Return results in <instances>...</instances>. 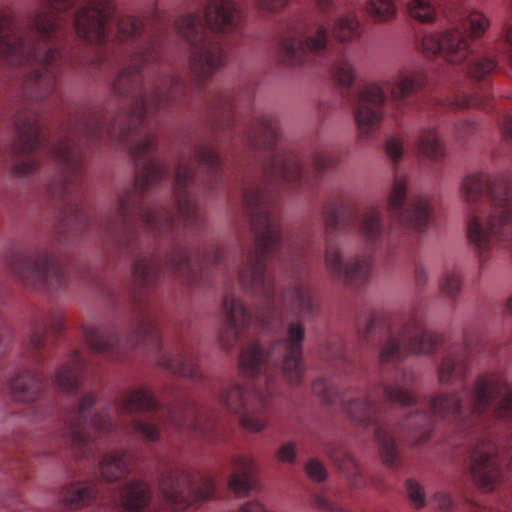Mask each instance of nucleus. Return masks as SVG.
I'll return each mask as SVG.
<instances>
[{
    "label": "nucleus",
    "mask_w": 512,
    "mask_h": 512,
    "mask_svg": "<svg viewBox=\"0 0 512 512\" xmlns=\"http://www.w3.org/2000/svg\"><path fill=\"white\" fill-rule=\"evenodd\" d=\"M247 145L258 153L262 178L244 188L243 206L254 236V248L238 272L240 287L262 299L250 313L234 293L223 299L225 327L219 341L225 350L245 343L239 354L242 374L256 378L265 391L237 383L224 385L218 393L221 405L239 417L253 432L263 430L268 419V398L276 376L299 384L303 376L302 343L304 318L315 309L311 291L301 283L307 269L310 240L306 232L285 233L277 209L280 189H308L316 176L334 167L338 157L316 151L313 173L304 171L299 157L279 145L280 131H241Z\"/></svg>",
    "instance_id": "f257e3e1"
},
{
    "label": "nucleus",
    "mask_w": 512,
    "mask_h": 512,
    "mask_svg": "<svg viewBox=\"0 0 512 512\" xmlns=\"http://www.w3.org/2000/svg\"><path fill=\"white\" fill-rule=\"evenodd\" d=\"M467 205V237L480 263H486L497 245L512 250V182L484 172L467 174L459 187ZM512 314V295L507 300Z\"/></svg>",
    "instance_id": "f03ea898"
},
{
    "label": "nucleus",
    "mask_w": 512,
    "mask_h": 512,
    "mask_svg": "<svg viewBox=\"0 0 512 512\" xmlns=\"http://www.w3.org/2000/svg\"><path fill=\"white\" fill-rule=\"evenodd\" d=\"M331 71L342 87V97L353 106L361 139L371 137L380 127L384 115L396 116L406 99L421 89L426 81L420 69H404L384 82H370L353 90L355 68L344 52L331 62Z\"/></svg>",
    "instance_id": "7ed1b4c3"
},
{
    "label": "nucleus",
    "mask_w": 512,
    "mask_h": 512,
    "mask_svg": "<svg viewBox=\"0 0 512 512\" xmlns=\"http://www.w3.org/2000/svg\"><path fill=\"white\" fill-rule=\"evenodd\" d=\"M160 492L165 504L173 512H188L198 501L208 500L215 494V484L209 477L194 480L182 470L170 469L162 475ZM152 490L143 481H130L109 496L108 512H152ZM239 512H268L258 501L248 502Z\"/></svg>",
    "instance_id": "20e7f679"
},
{
    "label": "nucleus",
    "mask_w": 512,
    "mask_h": 512,
    "mask_svg": "<svg viewBox=\"0 0 512 512\" xmlns=\"http://www.w3.org/2000/svg\"><path fill=\"white\" fill-rule=\"evenodd\" d=\"M357 330L367 345L380 342L382 368L390 363L397 364L411 354H431L442 345L439 335L423 329V318L417 308H410L392 319L367 312L357 320Z\"/></svg>",
    "instance_id": "39448f33"
},
{
    "label": "nucleus",
    "mask_w": 512,
    "mask_h": 512,
    "mask_svg": "<svg viewBox=\"0 0 512 512\" xmlns=\"http://www.w3.org/2000/svg\"><path fill=\"white\" fill-rule=\"evenodd\" d=\"M453 28L442 34H426L421 47L427 57L441 55L446 61L461 64L468 61L465 70L475 80L485 79L497 68L492 57H472L469 38H479L490 26L489 18L482 12L470 10L464 4L453 2L447 10Z\"/></svg>",
    "instance_id": "423d86ee"
},
{
    "label": "nucleus",
    "mask_w": 512,
    "mask_h": 512,
    "mask_svg": "<svg viewBox=\"0 0 512 512\" xmlns=\"http://www.w3.org/2000/svg\"><path fill=\"white\" fill-rule=\"evenodd\" d=\"M116 407L120 414L157 411V423L136 419L131 421L132 430L151 441L159 438L160 429L165 431L173 429L178 433L193 434L208 442H216L219 438L214 419L204 416L195 404L160 407L152 394L143 388L126 392L117 401Z\"/></svg>",
    "instance_id": "0eeeda50"
},
{
    "label": "nucleus",
    "mask_w": 512,
    "mask_h": 512,
    "mask_svg": "<svg viewBox=\"0 0 512 512\" xmlns=\"http://www.w3.org/2000/svg\"><path fill=\"white\" fill-rule=\"evenodd\" d=\"M319 16H295L281 24L277 32L279 54L288 66L307 63L311 55L322 53L330 39L332 16L341 9V0H315Z\"/></svg>",
    "instance_id": "6e6552de"
},
{
    "label": "nucleus",
    "mask_w": 512,
    "mask_h": 512,
    "mask_svg": "<svg viewBox=\"0 0 512 512\" xmlns=\"http://www.w3.org/2000/svg\"><path fill=\"white\" fill-rule=\"evenodd\" d=\"M96 396L85 394L63 417V438L77 457L95 460L102 452V441L117 436L118 428L110 411L94 413Z\"/></svg>",
    "instance_id": "1a4fd4ad"
},
{
    "label": "nucleus",
    "mask_w": 512,
    "mask_h": 512,
    "mask_svg": "<svg viewBox=\"0 0 512 512\" xmlns=\"http://www.w3.org/2000/svg\"><path fill=\"white\" fill-rule=\"evenodd\" d=\"M84 336L92 352L116 360L123 359L126 349L131 347H144L150 352H158L162 348L154 312L146 302L139 304L135 327L128 335L120 336L113 325H101L86 327Z\"/></svg>",
    "instance_id": "9d476101"
},
{
    "label": "nucleus",
    "mask_w": 512,
    "mask_h": 512,
    "mask_svg": "<svg viewBox=\"0 0 512 512\" xmlns=\"http://www.w3.org/2000/svg\"><path fill=\"white\" fill-rule=\"evenodd\" d=\"M322 215L329 233H346L356 228L360 238L371 251L389 253L394 246L391 236L386 232L379 205L346 208L341 199L328 200L323 206Z\"/></svg>",
    "instance_id": "9b49d317"
},
{
    "label": "nucleus",
    "mask_w": 512,
    "mask_h": 512,
    "mask_svg": "<svg viewBox=\"0 0 512 512\" xmlns=\"http://www.w3.org/2000/svg\"><path fill=\"white\" fill-rule=\"evenodd\" d=\"M5 262L10 272L27 287L57 290L68 279L66 267L46 250L15 251Z\"/></svg>",
    "instance_id": "f8f14e48"
},
{
    "label": "nucleus",
    "mask_w": 512,
    "mask_h": 512,
    "mask_svg": "<svg viewBox=\"0 0 512 512\" xmlns=\"http://www.w3.org/2000/svg\"><path fill=\"white\" fill-rule=\"evenodd\" d=\"M391 218L414 232H425L433 219V209L426 195H407V179L396 175L387 199Z\"/></svg>",
    "instance_id": "ddd939ff"
},
{
    "label": "nucleus",
    "mask_w": 512,
    "mask_h": 512,
    "mask_svg": "<svg viewBox=\"0 0 512 512\" xmlns=\"http://www.w3.org/2000/svg\"><path fill=\"white\" fill-rule=\"evenodd\" d=\"M325 264L334 279L353 288L366 285L372 277L374 267L371 254L355 255L344 263L340 248L333 243L327 245Z\"/></svg>",
    "instance_id": "4468645a"
},
{
    "label": "nucleus",
    "mask_w": 512,
    "mask_h": 512,
    "mask_svg": "<svg viewBox=\"0 0 512 512\" xmlns=\"http://www.w3.org/2000/svg\"><path fill=\"white\" fill-rule=\"evenodd\" d=\"M478 342L477 334H464L463 343L447 347L437 368L438 382L454 385L463 382L470 371V358Z\"/></svg>",
    "instance_id": "2eb2a0df"
},
{
    "label": "nucleus",
    "mask_w": 512,
    "mask_h": 512,
    "mask_svg": "<svg viewBox=\"0 0 512 512\" xmlns=\"http://www.w3.org/2000/svg\"><path fill=\"white\" fill-rule=\"evenodd\" d=\"M63 328L64 316L60 311L38 317L33 323L29 341L23 354L25 361L31 365H39L42 362L40 352L44 347L48 333L58 334Z\"/></svg>",
    "instance_id": "dca6fc26"
},
{
    "label": "nucleus",
    "mask_w": 512,
    "mask_h": 512,
    "mask_svg": "<svg viewBox=\"0 0 512 512\" xmlns=\"http://www.w3.org/2000/svg\"><path fill=\"white\" fill-rule=\"evenodd\" d=\"M85 361L78 351L70 354L67 362L61 365L54 377L53 385L60 392L71 396L77 395L85 371Z\"/></svg>",
    "instance_id": "f3484780"
},
{
    "label": "nucleus",
    "mask_w": 512,
    "mask_h": 512,
    "mask_svg": "<svg viewBox=\"0 0 512 512\" xmlns=\"http://www.w3.org/2000/svg\"><path fill=\"white\" fill-rule=\"evenodd\" d=\"M13 399L19 403L40 400L44 395V385L40 376L31 369H24L7 382Z\"/></svg>",
    "instance_id": "a211bd4d"
},
{
    "label": "nucleus",
    "mask_w": 512,
    "mask_h": 512,
    "mask_svg": "<svg viewBox=\"0 0 512 512\" xmlns=\"http://www.w3.org/2000/svg\"><path fill=\"white\" fill-rule=\"evenodd\" d=\"M159 363L175 375L195 380L202 377L198 366V355L190 347H182L175 353L164 354Z\"/></svg>",
    "instance_id": "6ab92c4d"
},
{
    "label": "nucleus",
    "mask_w": 512,
    "mask_h": 512,
    "mask_svg": "<svg viewBox=\"0 0 512 512\" xmlns=\"http://www.w3.org/2000/svg\"><path fill=\"white\" fill-rule=\"evenodd\" d=\"M237 101L236 95L227 91H217L210 95L209 109H211L215 125L219 129L238 125L240 120L236 111Z\"/></svg>",
    "instance_id": "aec40b11"
},
{
    "label": "nucleus",
    "mask_w": 512,
    "mask_h": 512,
    "mask_svg": "<svg viewBox=\"0 0 512 512\" xmlns=\"http://www.w3.org/2000/svg\"><path fill=\"white\" fill-rule=\"evenodd\" d=\"M234 472L229 479V486L237 496H246L257 489V469L254 461L246 456L234 460Z\"/></svg>",
    "instance_id": "412c9836"
},
{
    "label": "nucleus",
    "mask_w": 512,
    "mask_h": 512,
    "mask_svg": "<svg viewBox=\"0 0 512 512\" xmlns=\"http://www.w3.org/2000/svg\"><path fill=\"white\" fill-rule=\"evenodd\" d=\"M324 451L339 469L345 473L354 487H361L365 484L364 475L359 463L346 448L338 443H329L325 445Z\"/></svg>",
    "instance_id": "4be33fe9"
},
{
    "label": "nucleus",
    "mask_w": 512,
    "mask_h": 512,
    "mask_svg": "<svg viewBox=\"0 0 512 512\" xmlns=\"http://www.w3.org/2000/svg\"><path fill=\"white\" fill-rule=\"evenodd\" d=\"M98 490L86 482H74L63 486L59 500L67 509H79L96 499Z\"/></svg>",
    "instance_id": "5701e85b"
},
{
    "label": "nucleus",
    "mask_w": 512,
    "mask_h": 512,
    "mask_svg": "<svg viewBox=\"0 0 512 512\" xmlns=\"http://www.w3.org/2000/svg\"><path fill=\"white\" fill-rule=\"evenodd\" d=\"M131 455L124 450H117L103 456L100 464L101 476L107 482L116 481L129 473Z\"/></svg>",
    "instance_id": "b1692460"
},
{
    "label": "nucleus",
    "mask_w": 512,
    "mask_h": 512,
    "mask_svg": "<svg viewBox=\"0 0 512 512\" xmlns=\"http://www.w3.org/2000/svg\"><path fill=\"white\" fill-rule=\"evenodd\" d=\"M488 101L489 95L486 90H483L481 93L475 92L473 94L458 90L449 98L437 100V105L451 111L470 107L487 109Z\"/></svg>",
    "instance_id": "393cba45"
},
{
    "label": "nucleus",
    "mask_w": 512,
    "mask_h": 512,
    "mask_svg": "<svg viewBox=\"0 0 512 512\" xmlns=\"http://www.w3.org/2000/svg\"><path fill=\"white\" fill-rule=\"evenodd\" d=\"M418 151L431 160L438 161L444 157L445 149L433 128L421 129L413 139Z\"/></svg>",
    "instance_id": "a878e982"
},
{
    "label": "nucleus",
    "mask_w": 512,
    "mask_h": 512,
    "mask_svg": "<svg viewBox=\"0 0 512 512\" xmlns=\"http://www.w3.org/2000/svg\"><path fill=\"white\" fill-rule=\"evenodd\" d=\"M333 37L340 42H350L360 38L361 25L354 13L338 16L333 21Z\"/></svg>",
    "instance_id": "bb28decb"
},
{
    "label": "nucleus",
    "mask_w": 512,
    "mask_h": 512,
    "mask_svg": "<svg viewBox=\"0 0 512 512\" xmlns=\"http://www.w3.org/2000/svg\"><path fill=\"white\" fill-rule=\"evenodd\" d=\"M440 292L450 300H457L462 290V278L459 271L447 270L439 281Z\"/></svg>",
    "instance_id": "cd10ccee"
},
{
    "label": "nucleus",
    "mask_w": 512,
    "mask_h": 512,
    "mask_svg": "<svg viewBox=\"0 0 512 512\" xmlns=\"http://www.w3.org/2000/svg\"><path fill=\"white\" fill-rule=\"evenodd\" d=\"M326 360L333 366L342 369L344 373H350L354 364L347 358L346 350L342 342L329 343L325 354Z\"/></svg>",
    "instance_id": "c85d7f7f"
},
{
    "label": "nucleus",
    "mask_w": 512,
    "mask_h": 512,
    "mask_svg": "<svg viewBox=\"0 0 512 512\" xmlns=\"http://www.w3.org/2000/svg\"><path fill=\"white\" fill-rule=\"evenodd\" d=\"M367 10L377 21H389L397 15L395 0H369Z\"/></svg>",
    "instance_id": "c756f323"
},
{
    "label": "nucleus",
    "mask_w": 512,
    "mask_h": 512,
    "mask_svg": "<svg viewBox=\"0 0 512 512\" xmlns=\"http://www.w3.org/2000/svg\"><path fill=\"white\" fill-rule=\"evenodd\" d=\"M406 488L409 498L416 508H422L426 505V496L421 485L413 479H408Z\"/></svg>",
    "instance_id": "7c9ffc66"
},
{
    "label": "nucleus",
    "mask_w": 512,
    "mask_h": 512,
    "mask_svg": "<svg viewBox=\"0 0 512 512\" xmlns=\"http://www.w3.org/2000/svg\"><path fill=\"white\" fill-rule=\"evenodd\" d=\"M306 472L308 476L315 481H323L327 477V471L322 462L318 459L312 458L306 464Z\"/></svg>",
    "instance_id": "2f4dec72"
},
{
    "label": "nucleus",
    "mask_w": 512,
    "mask_h": 512,
    "mask_svg": "<svg viewBox=\"0 0 512 512\" xmlns=\"http://www.w3.org/2000/svg\"><path fill=\"white\" fill-rule=\"evenodd\" d=\"M404 152L403 142L400 138L391 137L386 142V153L394 161L401 159Z\"/></svg>",
    "instance_id": "473e14b6"
},
{
    "label": "nucleus",
    "mask_w": 512,
    "mask_h": 512,
    "mask_svg": "<svg viewBox=\"0 0 512 512\" xmlns=\"http://www.w3.org/2000/svg\"><path fill=\"white\" fill-rule=\"evenodd\" d=\"M253 2L259 10L277 12L288 5L289 0H253Z\"/></svg>",
    "instance_id": "72a5a7b5"
},
{
    "label": "nucleus",
    "mask_w": 512,
    "mask_h": 512,
    "mask_svg": "<svg viewBox=\"0 0 512 512\" xmlns=\"http://www.w3.org/2000/svg\"><path fill=\"white\" fill-rule=\"evenodd\" d=\"M312 502L317 509L325 512H346L341 507L337 506L335 503L330 502L323 495H314Z\"/></svg>",
    "instance_id": "f704fd0d"
},
{
    "label": "nucleus",
    "mask_w": 512,
    "mask_h": 512,
    "mask_svg": "<svg viewBox=\"0 0 512 512\" xmlns=\"http://www.w3.org/2000/svg\"><path fill=\"white\" fill-rule=\"evenodd\" d=\"M478 124L474 121L463 120L456 125V136L464 139L477 130Z\"/></svg>",
    "instance_id": "c9c22d12"
},
{
    "label": "nucleus",
    "mask_w": 512,
    "mask_h": 512,
    "mask_svg": "<svg viewBox=\"0 0 512 512\" xmlns=\"http://www.w3.org/2000/svg\"><path fill=\"white\" fill-rule=\"evenodd\" d=\"M504 47L499 52L504 54L512 64V24H507L504 29Z\"/></svg>",
    "instance_id": "e433bc0d"
},
{
    "label": "nucleus",
    "mask_w": 512,
    "mask_h": 512,
    "mask_svg": "<svg viewBox=\"0 0 512 512\" xmlns=\"http://www.w3.org/2000/svg\"><path fill=\"white\" fill-rule=\"evenodd\" d=\"M434 502L438 508L443 512H450L454 506V500L452 497L444 492H438L434 495Z\"/></svg>",
    "instance_id": "4c0bfd02"
},
{
    "label": "nucleus",
    "mask_w": 512,
    "mask_h": 512,
    "mask_svg": "<svg viewBox=\"0 0 512 512\" xmlns=\"http://www.w3.org/2000/svg\"><path fill=\"white\" fill-rule=\"evenodd\" d=\"M500 131L504 140L512 145V113H506L500 124Z\"/></svg>",
    "instance_id": "58836bf2"
},
{
    "label": "nucleus",
    "mask_w": 512,
    "mask_h": 512,
    "mask_svg": "<svg viewBox=\"0 0 512 512\" xmlns=\"http://www.w3.org/2000/svg\"><path fill=\"white\" fill-rule=\"evenodd\" d=\"M277 457L283 462H293L296 458L295 446L292 443H286L280 447Z\"/></svg>",
    "instance_id": "ea45409f"
},
{
    "label": "nucleus",
    "mask_w": 512,
    "mask_h": 512,
    "mask_svg": "<svg viewBox=\"0 0 512 512\" xmlns=\"http://www.w3.org/2000/svg\"><path fill=\"white\" fill-rule=\"evenodd\" d=\"M414 281L418 287H424L428 282V272L422 263L414 266Z\"/></svg>",
    "instance_id": "a19ab883"
},
{
    "label": "nucleus",
    "mask_w": 512,
    "mask_h": 512,
    "mask_svg": "<svg viewBox=\"0 0 512 512\" xmlns=\"http://www.w3.org/2000/svg\"><path fill=\"white\" fill-rule=\"evenodd\" d=\"M469 508L467 512H492V510L486 506L479 505L478 503L470 500L469 498H465Z\"/></svg>",
    "instance_id": "79ce46f5"
},
{
    "label": "nucleus",
    "mask_w": 512,
    "mask_h": 512,
    "mask_svg": "<svg viewBox=\"0 0 512 512\" xmlns=\"http://www.w3.org/2000/svg\"><path fill=\"white\" fill-rule=\"evenodd\" d=\"M0 505L7 506V507L10 506V504H9L7 499H5V500L0 499Z\"/></svg>",
    "instance_id": "37998d69"
},
{
    "label": "nucleus",
    "mask_w": 512,
    "mask_h": 512,
    "mask_svg": "<svg viewBox=\"0 0 512 512\" xmlns=\"http://www.w3.org/2000/svg\"><path fill=\"white\" fill-rule=\"evenodd\" d=\"M14 166H19V160L15 163Z\"/></svg>",
    "instance_id": "c03bdc74"
},
{
    "label": "nucleus",
    "mask_w": 512,
    "mask_h": 512,
    "mask_svg": "<svg viewBox=\"0 0 512 512\" xmlns=\"http://www.w3.org/2000/svg\"><path fill=\"white\" fill-rule=\"evenodd\" d=\"M352 393H353V392H352V391H350V394H352Z\"/></svg>",
    "instance_id": "a18cd8bd"
}]
</instances>
